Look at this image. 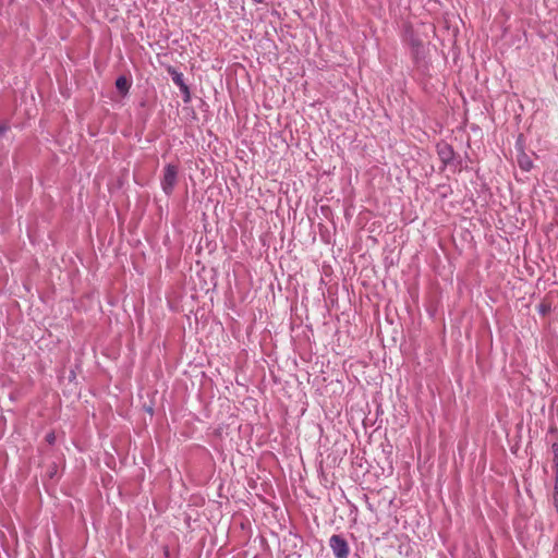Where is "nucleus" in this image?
Segmentation results:
<instances>
[{"mask_svg":"<svg viewBox=\"0 0 558 558\" xmlns=\"http://www.w3.org/2000/svg\"><path fill=\"white\" fill-rule=\"evenodd\" d=\"M178 181V167L175 165H167L163 168V175L161 179V189L167 194H172Z\"/></svg>","mask_w":558,"mask_h":558,"instance_id":"f257e3e1","label":"nucleus"},{"mask_svg":"<svg viewBox=\"0 0 558 558\" xmlns=\"http://www.w3.org/2000/svg\"><path fill=\"white\" fill-rule=\"evenodd\" d=\"M329 545L336 558H348L349 545L342 536L332 535L329 539Z\"/></svg>","mask_w":558,"mask_h":558,"instance_id":"f03ea898","label":"nucleus"},{"mask_svg":"<svg viewBox=\"0 0 558 558\" xmlns=\"http://www.w3.org/2000/svg\"><path fill=\"white\" fill-rule=\"evenodd\" d=\"M405 43L411 47L414 58H420L424 52L423 41L414 34L412 29H408L404 37Z\"/></svg>","mask_w":558,"mask_h":558,"instance_id":"7ed1b4c3","label":"nucleus"},{"mask_svg":"<svg viewBox=\"0 0 558 558\" xmlns=\"http://www.w3.org/2000/svg\"><path fill=\"white\" fill-rule=\"evenodd\" d=\"M168 73L171 75L173 83L179 86L180 90L184 94V101L190 100V89L189 86L184 83L183 74L177 71L173 66L168 68Z\"/></svg>","mask_w":558,"mask_h":558,"instance_id":"20e7f679","label":"nucleus"},{"mask_svg":"<svg viewBox=\"0 0 558 558\" xmlns=\"http://www.w3.org/2000/svg\"><path fill=\"white\" fill-rule=\"evenodd\" d=\"M438 154L442 161L447 162L452 158V149L448 145L438 146Z\"/></svg>","mask_w":558,"mask_h":558,"instance_id":"39448f33","label":"nucleus"},{"mask_svg":"<svg viewBox=\"0 0 558 558\" xmlns=\"http://www.w3.org/2000/svg\"><path fill=\"white\" fill-rule=\"evenodd\" d=\"M116 87L123 94L129 92L130 83L124 76H120L116 81Z\"/></svg>","mask_w":558,"mask_h":558,"instance_id":"423d86ee","label":"nucleus"},{"mask_svg":"<svg viewBox=\"0 0 558 558\" xmlns=\"http://www.w3.org/2000/svg\"><path fill=\"white\" fill-rule=\"evenodd\" d=\"M46 441L49 444V445H52L54 444L56 441V434L54 432H50L46 435Z\"/></svg>","mask_w":558,"mask_h":558,"instance_id":"0eeeda50","label":"nucleus"},{"mask_svg":"<svg viewBox=\"0 0 558 558\" xmlns=\"http://www.w3.org/2000/svg\"><path fill=\"white\" fill-rule=\"evenodd\" d=\"M521 167H522L524 170H529V169H530V162H527V166L521 165Z\"/></svg>","mask_w":558,"mask_h":558,"instance_id":"6e6552de","label":"nucleus"},{"mask_svg":"<svg viewBox=\"0 0 558 558\" xmlns=\"http://www.w3.org/2000/svg\"><path fill=\"white\" fill-rule=\"evenodd\" d=\"M256 3H262L264 0H254Z\"/></svg>","mask_w":558,"mask_h":558,"instance_id":"1a4fd4ad","label":"nucleus"}]
</instances>
